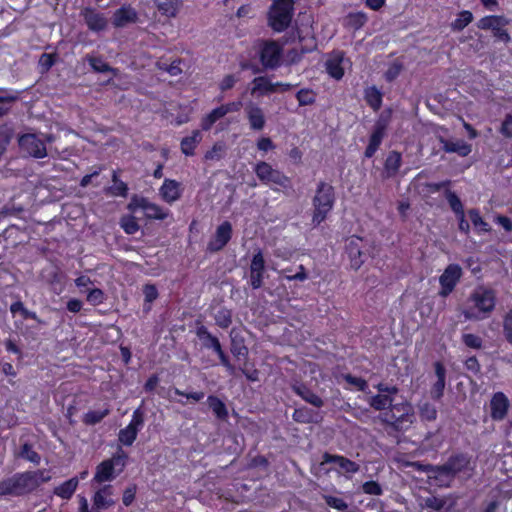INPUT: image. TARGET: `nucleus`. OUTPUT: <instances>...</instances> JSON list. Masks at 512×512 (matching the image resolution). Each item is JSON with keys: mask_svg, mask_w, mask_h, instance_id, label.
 Here are the masks:
<instances>
[{"mask_svg": "<svg viewBox=\"0 0 512 512\" xmlns=\"http://www.w3.org/2000/svg\"><path fill=\"white\" fill-rule=\"evenodd\" d=\"M50 480L51 475L46 469L17 472L0 481V497L29 495Z\"/></svg>", "mask_w": 512, "mask_h": 512, "instance_id": "f257e3e1", "label": "nucleus"}, {"mask_svg": "<svg viewBox=\"0 0 512 512\" xmlns=\"http://www.w3.org/2000/svg\"><path fill=\"white\" fill-rule=\"evenodd\" d=\"M380 420L387 434L398 439L414 423V408L407 401L397 402L389 410L380 414Z\"/></svg>", "mask_w": 512, "mask_h": 512, "instance_id": "f03ea898", "label": "nucleus"}, {"mask_svg": "<svg viewBox=\"0 0 512 512\" xmlns=\"http://www.w3.org/2000/svg\"><path fill=\"white\" fill-rule=\"evenodd\" d=\"M221 363L228 369L230 375L242 373L250 381L259 380L256 364L250 359V354H218Z\"/></svg>", "mask_w": 512, "mask_h": 512, "instance_id": "7ed1b4c3", "label": "nucleus"}, {"mask_svg": "<svg viewBox=\"0 0 512 512\" xmlns=\"http://www.w3.org/2000/svg\"><path fill=\"white\" fill-rule=\"evenodd\" d=\"M469 300L473 303V308L466 309L463 314L467 320H478L488 316L495 307V295L492 290L477 288L470 295Z\"/></svg>", "mask_w": 512, "mask_h": 512, "instance_id": "20e7f679", "label": "nucleus"}, {"mask_svg": "<svg viewBox=\"0 0 512 512\" xmlns=\"http://www.w3.org/2000/svg\"><path fill=\"white\" fill-rule=\"evenodd\" d=\"M334 202V188L326 182H320L313 198L314 214L312 222L314 225H319L326 219L334 206Z\"/></svg>", "mask_w": 512, "mask_h": 512, "instance_id": "39448f33", "label": "nucleus"}, {"mask_svg": "<svg viewBox=\"0 0 512 512\" xmlns=\"http://www.w3.org/2000/svg\"><path fill=\"white\" fill-rule=\"evenodd\" d=\"M293 9L292 0H276L269 11L270 27L276 32L284 31L291 23Z\"/></svg>", "mask_w": 512, "mask_h": 512, "instance_id": "423d86ee", "label": "nucleus"}, {"mask_svg": "<svg viewBox=\"0 0 512 512\" xmlns=\"http://www.w3.org/2000/svg\"><path fill=\"white\" fill-rule=\"evenodd\" d=\"M127 458L128 455L122 449H119L112 457L97 465L93 481L99 484L112 481L116 476L115 467L119 466V472H122L126 466Z\"/></svg>", "mask_w": 512, "mask_h": 512, "instance_id": "0eeeda50", "label": "nucleus"}, {"mask_svg": "<svg viewBox=\"0 0 512 512\" xmlns=\"http://www.w3.org/2000/svg\"><path fill=\"white\" fill-rule=\"evenodd\" d=\"M254 172L258 179L266 185L274 184L282 188L290 187V179L265 161L258 162L254 166Z\"/></svg>", "mask_w": 512, "mask_h": 512, "instance_id": "6e6552de", "label": "nucleus"}, {"mask_svg": "<svg viewBox=\"0 0 512 512\" xmlns=\"http://www.w3.org/2000/svg\"><path fill=\"white\" fill-rule=\"evenodd\" d=\"M378 394L370 397L369 405L377 411H387L390 407H393L395 403V396L398 394L399 389L396 386H389L385 383H379L376 386Z\"/></svg>", "mask_w": 512, "mask_h": 512, "instance_id": "1a4fd4ad", "label": "nucleus"}, {"mask_svg": "<svg viewBox=\"0 0 512 512\" xmlns=\"http://www.w3.org/2000/svg\"><path fill=\"white\" fill-rule=\"evenodd\" d=\"M509 24V20L503 16H485L479 20L477 26L483 30H491L493 35L503 42H509L510 36L504 29Z\"/></svg>", "mask_w": 512, "mask_h": 512, "instance_id": "9d476101", "label": "nucleus"}, {"mask_svg": "<svg viewBox=\"0 0 512 512\" xmlns=\"http://www.w3.org/2000/svg\"><path fill=\"white\" fill-rule=\"evenodd\" d=\"M410 465L417 471L427 473L430 478H434L436 481L440 482L441 485L444 483H449L455 478L446 462L442 465H431L422 464L420 462H413Z\"/></svg>", "mask_w": 512, "mask_h": 512, "instance_id": "9b49d317", "label": "nucleus"}, {"mask_svg": "<svg viewBox=\"0 0 512 512\" xmlns=\"http://www.w3.org/2000/svg\"><path fill=\"white\" fill-rule=\"evenodd\" d=\"M462 276V268L458 264H449L439 277L441 289L439 295L447 297L455 288Z\"/></svg>", "mask_w": 512, "mask_h": 512, "instance_id": "f8f14e48", "label": "nucleus"}, {"mask_svg": "<svg viewBox=\"0 0 512 512\" xmlns=\"http://www.w3.org/2000/svg\"><path fill=\"white\" fill-rule=\"evenodd\" d=\"M18 142L20 148L31 157L44 158L48 154L45 142L36 134H24Z\"/></svg>", "mask_w": 512, "mask_h": 512, "instance_id": "ddd939ff", "label": "nucleus"}, {"mask_svg": "<svg viewBox=\"0 0 512 512\" xmlns=\"http://www.w3.org/2000/svg\"><path fill=\"white\" fill-rule=\"evenodd\" d=\"M282 48L275 41L265 42L260 51V61L267 69H274L280 65Z\"/></svg>", "mask_w": 512, "mask_h": 512, "instance_id": "4468645a", "label": "nucleus"}, {"mask_svg": "<svg viewBox=\"0 0 512 512\" xmlns=\"http://www.w3.org/2000/svg\"><path fill=\"white\" fill-rule=\"evenodd\" d=\"M322 459V464L334 463L339 467V472L344 473L347 476L356 474L360 470V466L357 462L342 455L325 452Z\"/></svg>", "mask_w": 512, "mask_h": 512, "instance_id": "2eb2a0df", "label": "nucleus"}, {"mask_svg": "<svg viewBox=\"0 0 512 512\" xmlns=\"http://www.w3.org/2000/svg\"><path fill=\"white\" fill-rule=\"evenodd\" d=\"M80 16L83 18L87 27L94 32L103 31L108 25L106 16L91 7H85L80 11Z\"/></svg>", "mask_w": 512, "mask_h": 512, "instance_id": "dca6fc26", "label": "nucleus"}, {"mask_svg": "<svg viewBox=\"0 0 512 512\" xmlns=\"http://www.w3.org/2000/svg\"><path fill=\"white\" fill-rule=\"evenodd\" d=\"M232 237V225L230 222L225 221L219 225L215 234L210 239L207 249L210 252H218L223 249Z\"/></svg>", "mask_w": 512, "mask_h": 512, "instance_id": "f3484780", "label": "nucleus"}, {"mask_svg": "<svg viewBox=\"0 0 512 512\" xmlns=\"http://www.w3.org/2000/svg\"><path fill=\"white\" fill-rule=\"evenodd\" d=\"M510 403L503 392H496L490 400V416L494 421H502L506 418Z\"/></svg>", "mask_w": 512, "mask_h": 512, "instance_id": "a211bd4d", "label": "nucleus"}, {"mask_svg": "<svg viewBox=\"0 0 512 512\" xmlns=\"http://www.w3.org/2000/svg\"><path fill=\"white\" fill-rule=\"evenodd\" d=\"M347 61L344 53L341 51H334L329 54L325 63L328 74L336 80H340L344 75L345 63Z\"/></svg>", "mask_w": 512, "mask_h": 512, "instance_id": "6ab92c4d", "label": "nucleus"}, {"mask_svg": "<svg viewBox=\"0 0 512 512\" xmlns=\"http://www.w3.org/2000/svg\"><path fill=\"white\" fill-rule=\"evenodd\" d=\"M265 261L261 251H258L251 261L250 265V284L254 289L262 285Z\"/></svg>", "mask_w": 512, "mask_h": 512, "instance_id": "aec40b11", "label": "nucleus"}, {"mask_svg": "<svg viewBox=\"0 0 512 512\" xmlns=\"http://www.w3.org/2000/svg\"><path fill=\"white\" fill-rule=\"evenodd\" d=\"M246 117L250 128L255 131H261L265 127L266 119L261 107L253 102L245 106Z\"/></svg>", "mask_w": 512, "mask_h": 512, "instance_id": "412c9836", "label": "nucleus"}, {"mask_svg": "<svg viewBox=\"0 0 512 512\" xmlns=\"http://www.w3.org/2000/svg\"><path fill=\"white\" fill-rule=\"evenodd\" d=\"M361 244L362 239L356 236L350 237L346 243V250L350 258L351 267L356 270L364 263Z\"/></svg>", "mask_w": 512, "mask_h": 512, "instance_id": "4be33fe9", "label": "nucleus"}, {"mask_svg": "<svg viewBox=\"0 0 512 512\" xmlns=\"http://www.w3.org/2000/svg\"><path fill=\"white\" fill-rule=\"evenodd\" d=\"M112 494L113 487L110 484L99 488L92 497L93 507L100 511L113 506L115 501L111 498Z\"/></svg>", "mask_w": 512, "mask_h": 512, "instance_id": "5701e85b", "label": "nucleus"}, {"mask_svg": "<svg viewBox=\"0 0 512 512\" xmlns=\"http://www.w3.org/2000/svg\"><path fill=\"white\" fill-rule=\"evenodd\" d=\"M438 139L439 142L442 144V149L446 153H456L461 157H466L472 151L471 145L466 143L464 140H450L442 136H439Z\"/></svg>", "mask_w": 512, "mask_h": 512, "instance_id": "b1692460", "label": "nucleus"}, {"mask_svg": "<svg viewBox=\"0 0 512 512\" xmlns=\"http://www.w3.org/2000/svg\"><path fill=\"white\" fill-rule=\"evenodd\" d=\"M386 130V124L383 122H377L374 130L370 136L369 144L365 150V157L371 158L375 152L378 150Z\"/></svg>", "mask_w": 512, "mask_h": 512, "instance_id": "393cba45", "label": "nucleus"}, {"mask_svg": "<svg viewBox=\"0 0 512 512\" xmlns=\"http://www.w3.org/2000/svg\"><path fill=\"white\" fill-rule=\"evenodd\" d=\"M159 193L165 202L171 204L181 196L180 184L175 180L165 179L159 189Z\"/></svg>", "mask_w": 512, "mask_h": 512, "instance_id": "a878e982", "label": "nucleus"}, {"mask_svg": "<svg viewBox=\"0 0 512 512\" xmlns=\"http://www.w3.org/2000/svg\"><path fill=\"white\" fill-rule=\"evenodd\" d=\"M137 19L138 15L134 8L122 6L113 15V25L115 27H124L130 23H135Z\"/></svg>", "mask_w": 512, "mask_h": 512, "instance_id": "bb28decb", "label": "nucleus"}, {"mask_svg": "<svg viewBox=\"0 0 512 512\" xmlns=\"http://www.w3.org/2000/svg\"><path fill=\"white\" fill-rule=\"evenodd\" d=\"M293 391L307 403L320 408L324 402L316 393H314L307 385L299 383L293 386Z\"/></svg>", "mask_w": 512, "mask_h": 512, "instance_id": "cd10ccee", "label": "nucleus"}, {"mask_svg": "<svg viewBox=\"0 0 512 512\" xmlns=\"http://www.w3.org/2000/svg\"><path fill=\"white\" fill-rule=\"evenodd\" d=\"M78 489V480L70 478L53 488V494L63 500H70Z\"/></svg>", "mask_w": 512, "mask_h": 512, "instance_id": "c85d7f7f", "label": "nucleus"}, {"mask_svg": "<svg viewBox=\"0 0 512 512\" xmlns=\"http://www.w3.org/2000/svg\"><path fill=\"white\" fill-rule=\"evenodd\" d=\"M196 335L201 341L203 348L212 349L214 352H221L219 340L213 336L205 326H198L196 329Z\"/></svg>", "mask_w": 512, "mask_h": 512, "instance_id": "c756f323", "label": "nucleus"}, {"mask_svg": "<svg viewBox=\"0 0 512 512\" xmlns=\"http://www.w3.org/2000/svg\"><path fill=\"white\" fill-rule=\"evenodd\" d=\"M452 474L456 477L459 473L465 471L469 464V459L463 453L452 455L446 461Z\"/></svg>", "mask_w": 512, "mask_h": 512, "instance_id": "7c9ffc66", "label": "nucleus"}, {"mask_svg": "<svg viewBox=\"0 0 512 512\" xmlns=\"http://www.w3.org/2000/svg\"><path fill=\"white\" fill-rule=\"evenodd\" d=\"M202 134L199 130H194L191 136L185 137L181 141V151L187 155L191 156L194 154V149L201 142Z\"/></svg>", "mask_w": 512, "mask_h": 512, "instance_id": "2f4dec72", "label": "nucleus"}, {"mask_svg": "<svg viewBox=\"0 0 512 512\" xmlns=\"http://www.w3.org/2000/svg\"><path fill=\"white\" fill-rule=\"evenodd\" d=\"M181 4V0H156L158 10L167 17H175Z\"/></svg>", "mask_w": 512, "mask_h": 512, "instance_id": "473e14b6", "label": "nucleus"}, {"mask_svg": "<svg viewBox=\"0 0 512 512\" xmlns=\"http://www.w3.org/2000/svg\"><path fill=\"white\" fill-rule=\"evenodd\" d=\"M207 403L217 419L226 420L228 418L227 407L220 398L215 395H209L207 398Z\"/></svg>", "mask_w": 512, "mask_h": 512, "instance_id": "72a5a7b5", "label": "nucleus"}, {"mask_svg": "<svg viewBox=\"0 0 512 512\" xmlns=\"http://www.w3.org/2000/svg\"><path fill=\"white\" fill-rule=\"evenodd\" d=\"M113 185L105 189V193L111 196L126 197L128 194V186L118 177L117 171L112 173Z\"/></svg>", "mask_w": 512, "mask_h": 512, "instance_id": "f704fd0d", "label": "nucleus"}, {"mask_svg": "<svg viewBox=\"0 0 512 512\" xmlns=\"http://www.w3.org/2000/svg\"><path fill=\"white\" fill-rule=\"evenodd\" d=\"M402 158L401 154L397 151H391L385 161V173L387 177H392L396 175L400 166H401Z\"/></svg>", "mask_w": 512, "mask_h": 512, "instance_id": "c9c22d12", "label": "nucleus"}, {"mask_svg": "<svg viewBox=\"0 0 512 512\" xmlns=\"http://www.w3.org/2000/svg\"><path fill=\"white\" fill-rule=\"evenodd\" d=\"M315 417H316V413L312 409H310L306 406L294 409L293 414H292L293 420L295 422L302 423V424H309V423L316 422Z\"/></svg>", "mask_w": 512, "mask_h": 512, "instance_id": "e433bc0d", "label": "nucleus"}, {"mask_svg": "<svg viewBox=\"0 0 512 512\" xmlns=\"http://www.w3.org/2000/svg\"><path fill=\"white\" fill-rule=\"evenodd\" d=\"M364 98L373 110L377 111L380 109L382 105V93L375 86L365 89Z\"/></svg>", "mask_w": 512, "mask_h": 512, "instance_id": "4c0bfd02", "label": "nucleus"}, {"mask_svg": "<svg viewBox=\"0 0 512 512\" xmlns=\"http://www.w3.org/2000/svg\"><path fill=\"white\" fill-rule=\"evenodd\" d=\"M254 87L252 93L260 92L261 94L273 93L277 91V84L270 82L266 77L260 76L253 80Z\"/></svg>", "mask_w": 512, "mask_h": 512, "instance_id": "58836bf2", "label": "nucleus"}, {"mask_svg": "<svg viewBox=\"0 0 512 512\" xmlns=\"http://www.w3.org/2000/svg\"><path fill=\"white\" fill-rule=\"evenodd\" d=\"M145 216L149 219L163 220L168 216V211L164 210L159 205L150 202L148 199L144 206Z\"/></svg>", "mask_w": 512, "mask_h": 512, "instance_id": "ea45409f", "label": "nucleus"}, {"mask_svg": "<svg viewBox=\"0 0 512 512\" xmlns=\"http://www.w3.org/2000/svg\"><path fill=\"white\" fill-rule=\"evenodd\" d=\"M0 95V117L6 115L11 109L12 104L18 100L17 92L1 91Z\"/></svg>", "mask_w": 512, "mask_h": 512, "instance_id": "a19ab883", "label": "nucleus"}, {"mask_svg": "<svg viewBox=\"0 0 512 512\" xmlns=\"http://www.w3.org/2000/svg\"><path fill=\"white\" fill-rule=\"evenodd\" d=\"M367 21V16L363 12H354L349 13L344 18V25L348 28L358 30L360 29Z\"/></svg>", "mask_w": 512, "mask_h": 512, "instance_id": "79ce46f5", "label": "nucleus"}, {"mask_svg": "<svg viewBox=\"0 0 512 512\" xmlns=\"http://www.w3.org/2000/svg\"><path fill=\"white\" fill-rule=\"evenodd\" d=\"M18 456L35 464L39 465L41 462V456L38 452L33 449V446L26 442L20 447Z\"/></svg>", "mask_w": 512, "mask_h": 512, "instance_id": "37998d69", "label": "nucleus"}, {"mask_svg": "<svg viewBox=\"0 0 512 512\" xmlns=\"http://www.w3.org/2000/svg\"><path fill=\"white\" fill-rule=\"evenodd\" d=\"M110 414V409L90 410L83 416V422L86 425H96L100 423L106 416Z\"/></svg>", "mask_w": 512, "mask_h": 512, "instance_id": "c03bdc74", "label": "nucleus"}, {"mask_svg": "<svg viewBox=\"0 0 512 512\" xmlns=\"http://www.w3.org/2000/svg\"><path fill=\"white\" fill-rule=\"evenodd\" d=\"M145 423V412L142 406L137 407L132 414L131 420L127 425L129 428L134 430L136 433H139L143 428Z\"/></svg>", "mask_w": 512, "mask_h": 512, "instance_id": "a18cd8bd", "label": "nucleus"}, {"mask_svg": "<svg viewBox=\"0 0 512 512\" xmlns=\"http://www.w3.org/2000/svg\"><path fill=\"white\" fill-rule=\"evenodd\" d=\"M225 115L221 109V107H217L213 109L209 114L202 118L201 128L204 131H208L211 129L213 124L219 119L223 118Z\"/></svg>", "mask_w": 512, "mask_h": 512, "instance_id": "49530a36", "label": "nucleus"}, {"mask_svg": "<svg viewBox=\"0 0 512 512\" xmlns=\"http://www.w3.org/2000/svg\"><path fill=\"white\" fill-rule=\"evenodd\" d=\"M473 20V15L470 11H462L458 14L457 18L452 22L451 27L453 30L461 31Z\"/></svg>", "mask_w": 512, "mask_h": 512, "instance_id": "de8ad7c7", "label": "nucleus"}, {"mask_svg": "<svg viewBox=\"0 0 512 512\" xmlns=\"http://www.w3.org/2000/svg\"><path fill=\"white\" fill-rule=\"evenodd\" d=\"M437 414V409L432 403L425 402L419 406V415L422 421H434Z\"/></svg>", "mask_w": 512, "mask_h": 512, "instance_id": "09e8293b", "label": "nucleus"}, {"mask_svg": "<svg viewBox=\"0 0 512 512\" xmlns=\"http://www.w3.org/2000/svg\"><path fill=\"white\" fill-rule=\"evenodd\" d=\"M181 62L182 61L180 59H176L173 62H171L170 64H167L166 62H163V61H157L156 67L159 70L166 71L171 76H178L179 74L182 73V68L180 67Z\"/></svg>", "mask_w": 512, "mask_h": 512, "instance_id": "8fccbe9b", "label": "nucleus"}, {"mask_svg": "<svg viewBox=\"0 0 512 512\" xmlns=\"http://www.w3.org/2000/svg\"><path fill=\"white\" fill-rule=\"evenodd\" d=\"M138 433L126 426L120 429L118 433V441L124 446H132L137 439Z\"/></svg>", "mask_w": 512, "mask_h": 512, "instance_id": "3c124183", "label": "nucleus"}, {"mask_svg": "<svg viewBox=\"0 0 512 512\" xmlns=\"http://www.w3.org/2000/svg\"><path fill=\"white\" fill-rule=\"evenodd\" d=\"M120 226L129 235L135 234L139 230V224L135 217L127 215L123 216L120 220Z\"/></svg>", "mask_w": 512, "mask_h": 512, "instance_id": "603ef678", "label": "nucleus"}, {"mask_svg": "<svg viewBox=\"0 0 512 512\" xmlns=\"http://www.w3.org/2000/svg\"><path fill=\"white\" fill-rule=\"evenodd\" d=\"M445 195L451 209L457 215H462L464 213V209L460 198L451 190H447Z\"/></svg>", "mask_w": 512, "mask_h": 512, "instance_id": "864d4df0", "label": "nucleus"}, {"mask_svg": "<svg viewBox=\"0 0 512 512\" xmlns=\"http://www.w3.org/2000/svg\"><path fill=\"white\" fill-rule=\"evenodd\" d=\"M296 98L300 106L311 105L315 102V93L310 89H301L297 92Z\"/></svg>", "mask_w": 512, "mask_h": 512, "instance_id": "5fc2aeb1", "label": "nucleus"}, {"mask_svg": "<svg viewBox=\"0 0 512 512\" xmlns=\"http://www.w3.org/2000/svg\"><path fill=\"white\" fill-rule=\"evenodd\" d=\"M470 220L475 228L480 229L481 231L487 232L489 231L488 224L482 219L480 213L477 209H471L468 212Z\"/></svg>", "mask_w": 512, "mask_h": 512, "instance_id": "6e6d98bb", "label": "nucleus"}, {"mask_svg": "<svg viewBox=\"0 0 512 512\" xmlns=\"http://www.w3.org/2000/svg\"><path fill=\"white\" fill-rule=\"evenodd\" d=\"M325 503L336 510L339 511H346L348 509V504L344 501V499L332 496V495H326L324 496Z\"/></svg>", "mask_w": 512, "mask_h": 512, "instance_id": "4d7b16f0", "label": "nucleus"}, {"mask_svg": "<svg viewBox=\"0 0 512 512\" xmlns=\"http://www.w3.org/2000/svg\"><path fill=\"white\" fill-rule=\"evenodd\" d=\"M362 491L368 495L380 496L383 494L381 485L374 480L366 481L362 484Z\"/></svg>", "mask_w": 512, "mask_h": 512, "instance_id": "13d9d810", "label": "nucleus"}, {"mask_svg": "<svg viewBox=\"0 0 512 512\" xmlns=\"http://www.w3.org/2000/svg\"><path fill=\"white\" fill-rule=\"evenodd\" d=\"M462 341L466 345V347L470 349L478 350L481 349L482 347V339L475 334H463Z\"/></svg>", "mask_w": 512, "mask_h": 512, "instance_id": "bf43d9fd", "label": "nucleus"}, {"mask_svg": "<svg viewBox=\"0 0 512 512\" xmlns=\"http://www.w3.org/2000/svg\"><path fill=\"white\" fill-rule=\"evenodd\" d=\"M446 505L444 498L437 496H430L424 499V507L433 509L435 511L442 510Z\"/></svg>", "mask_w": 512, "mask_h": 512, "instance_id": "052dcab7", "label": "nucleus"}, {"mask_svg": "<svg viewBox=\"0 0 512 512\" xmlns=\"http://www.w3.org/2000/svg\"><path fill=\"white\" fill-rule=\"evenodd\" d=\"M87 59H88L90 66L92 67V69L96 72L103 73V72L112 71V68L99 57L89 56Z\"/></svg>", "mask_w": 512, "mask_h": 512, "instance_id": "680f3d73", "label": "nucleus"}, {"mask_svg": "<svg viewBox=\"0 0 512 512\" xmlns=\"http://www.w3.org/2000/svg\"><path fill=\"white\" fill-rule=\"evenodd\" d=\"M215 321L218 326L227 328L231 322V312L227 309H220L215 315Z\"/></svg>", "mask_w": 512, "mask_h": 512, "instance_id": "e2e57ef3", "label": "nucleus"}, {"mask_svg": "<svg viewBox=\"0 0 512 512\" xmlns=\"http://www.w3.org/2000/svg\"><path fill=\"white\" fill-rule=\"evenodd\" d=\"M104 299V293L101 289H90L87 293V301L94 306L102 304Z\"/></svg>", "mask_w": 512, "mask_h": 512, "instance_id": "0e129e2a", "label": "nucleus"}, {"mask_svg": "<svg viewBox=\"0 0 512 512\" xmlns=\"http://www.w3.org/2000/svg\"><path fill=\"white\" fill-rule=\"evenodd\" d=\"M224 154V145L215 144L209 151L205 154L206 160H220Z\"/></svg>", "mask_w": 512, "mask_h": 512, "instance_id": "69168bd1", "label": "nucleus"}, {"mask_svg": "<svg viewBox=\"0 0 512 512\" xmlns=\"http://www.w3.org/2000/svg\"><path fill=\"white\" fill-rule=\"evenodd\" d=\"M503 328L505 338L512 344V311L506 314L503 322Z\"/></svg>", "mask_w": 512, "mask_h": 512, "instance_id": "338daca9", "label": "nucleus"}, {"mask_svg": "<svg viewBox=\"0 0 512 512\" xmlns=\"http://www.w3.org/2000/svg\"><path fill=\"white\" fill-rule=\"evenodd\" d=\"M500 132L507 138H512V115H506L505 119L502 122Z\"/></svg>", "mask_w": 512, "mask_h": 512, "instance_id": "774afa93", "label": "nucleus"}]
</instances>
